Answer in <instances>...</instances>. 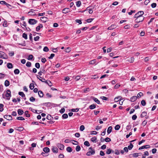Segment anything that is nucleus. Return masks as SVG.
Returning a JSON list of instances; mask_svg holds the SVG:
<instances>
[{"instance_id": "obj_40", "label": "nucleus", "mask_w": 158, "mask_h": 158, "mask_svg": "<svg viewBox=\"0 0 158 158\" xmlns=\"http://www.w3.org/2000/svg\"><path fill=\"white\" fill-rule=\"evenodd\" d=\"M81 4V2L80 1H78L76 2V6L77 7H79L80 6Z\"/></svg>"}, {"instance_id": "obj_20", "label": "nucleus", "mask_w": 158, "mask_h": 158, "mask_svg": "<svg viewBox=\"0 0 158 158\" xmlns=\"http://www.w3.org/2000/svg\"><path fill=\"white\" fill-rule=\"evenodd\" d=\"M7 66L8 69H11L13 68V65L11 63H8L7 64Z\"/></svg>"}, {"instance_id": "obj_4", "label": "nucleus", "mask_w": 158, "mask_h": 158, "mask_svg": "<svg viewBox=\"0 0 158 158\" xmlns=\"http://www.w3.org/2000/svg\"><path fill=\"white\" fill-rule=\"evenodd\" d=\"M37 21L33 19H30L28 21L29 23L31 25H34L36 24Z\"/></svg>"}, {"instance_id": "obj_18", "label": "nucleus", "mask_w": 158, "mask_h": 158, "mask_svg": "<svg viewBox=\"0 0 158 158\" xmlns=\"http://www.w3.org/2000/svg\"><path fill=\"white\" fill-rule=\"evenodd\" d=\"M134 60V58L133 57H131L129 59L127 60V61L130 63H133Z\"/></svg>"}, {"instance_id": "obj_38", "label": "nucleus", "mask_w": 158, "mask_h": 158, "mask_svg": "<svg viewBox=\"0 0 158 158\" xmlns=\"http://www.w3.org/2000/svg\"><path fill=\"white\" fill-rule=\"evenodd\" d=\"M133 147V145L131 143H130L129 145L128 146V149L129 150H131Z\"/></svg>"}, {"instance_id": "obj_8", "label": "nucleus", "mask_w": 158, "mask_h": 158, "mask_svg": "<svg viewBox=\"0 0 158 158\" xmlns=\"http://www.w3.org/2000/svg\"><path fill=\"white\" fill-rule=\"evenodd\" d=\"M70 12V10L69 8H66L62 10V12L64 14H66Z\"/></svg>"}, {"instance_id": "obj_24", "label": "nucleus", "mask_w": 158, "mask_h": 158, "mask_svg": "<svg viewBox=\"0 0 158 158\" xmlns=\"http://www.w3.org/2000/svg\"><path fill=\"white\" fill-rule=\"evenodd\" d=\"M112 128L111 126H110L108 127L107 130V132L108 134H109L112 131Z\"/></svg>"}, {"instance_id": "obj_11", "label": "nucleus", "mask_w": 158, "mask_h": 158, "mask_svg": "<svg viewBox=\"0 0 158 158\" xmlns=\"http://www.w3.org/2000/svg\"><path fill=\"white\" fill-rule=\"evenodd\" d=\"M52 150L54 153H57L58 152V149L56 147H53L52 148Z\"/></svg>"}, {"instance_id": "obj_7", "label": "nucleus", "mask_w": 158, "mask_h": 158, "mask_svg": "<svg viewBox=\"0 0 158 158\" xmlns=\"http://www.w3.org/2000/svg\"><path fill=\"white\" fill-rule=\"evenodd\" d=\"M56 145L60 150H62L64 149V146L63 144L59 143H57Z\"/></svg>"}, {"instance_id": "obj_57", "label": "nucleus", "mask_w": 158, "mask_h": 158, "mask_svg": "<svg viewBox=\"0 0 158 158\" xmlns=\"http://www.w3.org/2000/svg\"><path fill=\"white\" fill-rule=\"evenodd\" d=\"M120 128V126L119 125H116L115 127V129L116 130H118Z\"/></svg>"}, {"instance_id": "obj_47", "label": "nucleus", "mask_w": 158, "mask_h": 158, "mask_svg": "<svg viewBox=\"0 0 158 158\" xmlns=\"http://www.w3.org/2000/svg\"><path fill=\"white\" fill-rule=\"evenodd\" d=\"M35 66L36 68L37 69H39L40 68V64L38 63H36L35 64Z\"/></svg>"}, {"instance_id": "obj_55", "label": "nucleus", "mask_w": 158, "mask_h": 158, "mask_svg": "<svg viewBox=\"0 0 158 158\" xmlns=\"http://www.w3.org/2000/svg\"><path fill=\"white\" fill-rule=\"evenodd\" d=\"M62 117L64 118H66L68 117V115L66 114H64L62 115Z\"/></svg>"}, {"instance_id": "obj_21", "label": "nucleus", "mask_w": 158, "mask_h": 158, "mask_svg": "<svg viewBox=\"0 0 158 158\" xmlns=\"http://www.w3.org/2000/svg\"><path fill=\"white\" fill-rule=\"evenodd\" d=\"M18 114L19 115H21L23 114V111L21 109H19L18 110Z\"/></svg>"}, {"instance_id": "obj_46", "label": "nucleus", "mask_w": 158, "mask_h": 158, "mask_svg": "<svg viewBox=\"0 0 158 158\" xmlns=\"http://www.w3.org/2000/svg\"><path fill=\"white\" fill-rule=\"evenodd\" d=\"M85 129V127L83 125H81L80 127V130L81 131H83Z\"/></svg>"}, {"instance_id": "obj_6", "label": "nucleus", "mask_w": 158, "mask_h": 158, "mask_svg": "<svg viewBox=\"0 0 158 158\" xmlns=\"http://www.w3.org/2000/svg\"><path fill=\"white\" fill-rule=\"evenodd\" d=\"M95 153V151L94 150H92L88 152L86 154V155L87 156H90L92 155H94Z\"/></svg>"}, {"instance_id": "obj_59", "label": "nucleus", "mask_w": 158, "mask_h": 158, "mask_svg": "<svg viewBox=\"0 0 158 158\" xmlns=\"http://www.w3.org/2000/svg\"><path fill=\"white\" fill-rule=\"evenodd\" d=\"M79 110V109L78 108H76V109H73L71 110V111L72 112H77Z\"/></svg>"}, {"instance_id": "obj_49", "label": "nucleus", "mask_w": 158, "mask_h": 158, "mask_svg": "<svg viewBox=\"0 0 158 158\" xmlns=\"http://www.w3.org/2000/svg\"><path fill=\"white\" fill-rule=\"evenodd\" d=\"M29 99L31 102H33L35 101V99L33 97H31Z\"/></svg>"}, {"instance_id": "obj_33", "label": "nucleus", "mask_w": 158, "mask_h": 158, "mask_svg": "<svg viewBox=\"0 0 158 158\" xmlns=\"http://www.w3.org/2000/svg\"><path fill=\"white\" fill-rule=\"evenodd\" d=\"M147 115V113L145 112H142V114L141 115V117L143 118V117L146 116Z\"/></svg>"}, {"instance_id": "obj_1", "label": "nucleus", "mask_w": 158, "mask_h": 158, "mask_svg": "<svg viewBox=\"0 0 158 158\" xmlns=\"http://www.w3.org/2000/svg\"><path fill=\"white\" fill-rule=\"evenodd\" d=\"M136 19L135 20V22L139 23L142 22L144 19V17L143 16H140L138 17H136Z\"/></svg>"}, {"instance_id": "obj_25", "label": "nucleus", "mask_w": 158, "mask_h": 158, "mask_svg": "<svg viewBox=\"0 0 158 158\" xmlns=\"http://www.w3.org/2000/svg\"><path fill=\"white\" fill-rule=\"evenodd\" d=\"M46 83H47L48 85L50 86H51L52 85V84L51 82L49 80H47L45 81Z\"/></svg>"}, {"instance_id": "obj_23", "label": "nucleus", "mask_w": 158, "mask_h": 158, "mask_svg": "<svg viewBox=\"0 0 158 158\" xmlns=\"http://www.w3.org/2000/svg\"><path fill=\"white\" fill-rule=\"evenodd\" d=\"M24 129L23 127H17L16 128V130L18 131H23Z\"/></svg>"}, {"instance_id": "obj_10", "label": "nucleus", "mask_w": 158, "mask_h": 158, "mask_svg": "<svg viewBox=\"0 0 158 158\" xmlns=\"http://www.w3.org/2000/svg\"><path fill=\"white\" fill-rule=\"evenodd\" d=\"M150 146L149 145L143 146L139 148V150H141V149H143L144 148H150Z\"/></svg>"}, {"instance_id": "obj_30", "label": "nucleus", "mask_w": 158, "mask_h": 158, "mask_svg": "<svg viewBox=\"0 0 158 158\" xmlns=\"http://www.w3.org/2000/svg\"><path fill=\"white\" fill-rule=\"evenodd\" d=\"M19 94L21 96L22 98H25V95L24 94V93L22 92H19Z\"/></svg>"}, {"instance_id": "obj_31", "label": "nucleus", "mask_w": 158, "mask_h": 158, "mask_svg": "<svg viewBox=\"0 0 158 158\" xmlns=\"http://www.w3.org/2000/svg\"><path fill=\"white\" fill-rule=\"evenodd\" d=\"M96 108V105L94 104H92L89 106V108L90 109H93Z\"/></svg>"}, {"instance_id": "obj_51", "label": "nucleus", "mask_w": 158, "mask_h": 158, "mask_svg": "<svg viewBox=\"0 0 158 158\" xmlns=\"http://www.w3.org/2000/svg\"><path fill=\"white\" fill-rule=\"evenodd\" d=\"M49 49L48 48V47H45L44 49H43V51L44 52H47L49 51Z\"/></svg>"}, {"instance_id": "obj_54", "label": "nucleus", "mask_w": 158, "mask_h": 158, "mask_svg": "<svg viewBox=\"0 0 158 158\" xmlns=\"http://www.w3.org/2000/svg\"><path fill=\"white\" fill-rule=\"evenodd\" d=\"M96 62V60H91L89 62L90 64H93L95 63Z\"/></svg>"}, {"instance_id": "obj_61", "label": "nucleus", "mask_w": 158, "mask_h": 158, "mask_svg": "<svg viewBox=\"0 0 158 158\" xmlns=\"http://www.w3.org/2000/svg\"><path fill=\"white\" fill-rule=\"evenodd\" d=\"M143 95V94L142 92L139 93L137 95V98H140L141 96Z\"/></svg>"}, {"instance_id": "obj_35", "label": "nucleus", "mask_w": 158, "mask_h": 158, "mask_svg": "<svg viewBox=\"0 0 158 158\" xmlns=\"http://www.w3.org/2000/svg\"><path fill=\"white\" fill-rule=\"evenodd\" d=\"M66 150L69 152H72L73 150L72 148L70 147H67L66 148Z\"/></svg>"}, {"instance_id": "obj_42", "label": "nucleus", "mask_w": 158, "mask_h": 158, "mask_svg": "<svg viewBox=\"0 0 158 158\" xmlns=\"http://www.w3.org/2000/svg\"><path fill=\"white\" fill-rule=\"evenodd\" d=\"M81 150V147L80 146L77 145L76 148V150L77 152H79Z\"/></svg>"}, {"instance_id": "obj_64", "label": "nucleus", "mask_w": 158, "mask_h": 158, "mask_svg": "<svg viewBox=\"0 0 158 158\" xmlns=\"http://www.w3.org/2000/svg\"><path fill=\"white\" fill-rule=\"evenodd\" d=\"M9 55L10 56H12L14 55V52L12 51L9 53Z\"/></svg>"}, {"instance_id": "obj_52", "label": "nucleus", "mask_w": 158, "mask_h": 158, "mask_svg": "<svg viewBox=\"0 0 158 158\" xmlns=\"http://www.w3.org/2000/svg\"><path fill=\"white\" fill-rule=\"evenodd\" d=\"M111 152L112 150L110 148H109L107 150V151H106V153L107 154H109Z\"/></svg>"}, {"instance_id": "obj_3", "label": "nucleus", "mask_w": 158, "mask_h": 158, "mask_svg": "<svg viewBox=\"0 0 158 158\" xmlns=\"http://www.w3.org/2000/svg\"><path fill=\"white\" fill-rule=\"evenodd\" d=\"M144 14V12L143 11H139L136 13L134 15V17L136 18L140 16H143L142 15Z\"/></svg>"}, {"instance_id": "obj_34", "label": "nucleus", "mask_w": 158, "mask_h": 158, "mask_svg": "<svg viewBox=\"0 0 158 158\" xmlns=\"http://www.w3.org/2000/svg\"><path fill=\"white\" fill-rule=\"evenodd\" d=\"M19 70L18 69H16L14 71V73L15 74H18L19 73Z\"/></svg>"}, {"instance_id": "obj_9", "label": "nucleus", "mask_w": 158, "mask_h": 158, "mask_svg": "<svg viewBox=\"0 0 158 158\" xmlns=\"http://www.w3.org/2000/svg\"><path fill=\"white\" fill-rule=\"evenodd\" d=\"M4 117L8 120H11L12 119V117L10 115H6L4 116Z\"/></svg>"}, {"instance_id": "obj_44", "label": "nucleus", "mask_w": 158, "mask_h": 158, "mask_svg": "<svg viewBox=\"0 0 158 158\" xmlns=\"http://www.w3.org/2000/svg\"><path fill=\"white\" fill-rule=\"evenodd\" d=\"M16 118L17 120H25V119L22 117H17Z\"/></svg>"}, {"instance_id": "obj_39", "label": "nucleus", "mask_w": 158, "mask_h": 158, "mask_svg": "<svg viewBox=\"0 0 158 158\" xmlns=\"http://www.w3.org/2000/svg\"><path fill=\"white\" fill-rule=\"evenodd\" d=\"M31 62H29V61L27 62L26 64V66L28 67H31Z\"/></svg>"}, {"instance_id": "obj_60", "label": "nucleus", "mask_w": 158, "mask_h": 158, "mask_svg": "<svg viewBox=\"0 0 158 158\" xmlns=\"http://www.w3.org/2000/svg\"><path fill=\"white\" fill-rule=\"evenodd\" d=\"M105 141L106 142H110L111 141V139L109 138L106 137L105 139Z\"/></svg>"}, {"instance_id": "obj_15", "label": "nucleus", "mask_w": 158, "mask_h": 158, "mask_svg": "<svg viewBox=\"0 0 158 158\" xmlns=\"http://www.w3.org/2000/svg\"><path fill=\"white\" fill-rule=\"evenodd\" d=\"M43 27V25L41 24H40L39 25V26L36 27V30L37 31H38L40 30V28H42Z\"/></svg>"}, {"instance_id": "obj_50", "label": "nucleus", "mask_w": 158, "mask_h": 158, "mask_svg": "<svg viewBox=\"0 0 158 158\" xmlns=\"http://www.w3.org/2000/svg\"><path fill=\"white\" fill-rule=\"evenodd\" d=\"M0 3L2 4H5L7 6V5H9V4L6 3L5 1H0Z\"/></svg>"}, {"instance_id": "obj_17", "label": "nucleus", "mask_w": 158, "mask_h": 158, "mask_svg": "<svg viewBox=\"0 0 158 158\" xmlns=\"http://www.w3.org/2000/svg\"><path fill=\"white\" fill-rule=\"evenodd\" d=\"M137 99V97L136 96H133L131 98V101L133 102L135 101Z\"/></svg>"}, {"instance_id": "obj_36", "label": "nucleus", "mask_w": 158, "mask_h": 158, "mask_svg": "<svg viewBox=\"0 0 158 158\" xmlns=\"http://www.w3.org/2000/svg\"><path fill=\"white\" fill-rule=\"evenodd\" d=\"M84 144L87 147H89L90 145L89 142L87 141H85L84 142Z\"/></svg>"}, {"instance_id": "obj_5", "label": "nucleus", "mask_w": 158, "mask_h": 158, "mask_svg": "<svg viewBox=\"0 0 158 158\" xmlns=\"http://www.w3.org/2000/svg\"><path fill=\"white\" fill-rule=\"evenodd\" d=\"M5 96L7 98H7L8 99H10V97L11 96V92L10 90H8L6 91Z\"/></svg>"}, {"instance_id": "obj_13", "label": "nucleus", "mask_w": 158, "mask_h": 158, "mask_svg": "<svg viewBox=\"0 0 158 158\" xmlns=\"http://www.w3.org/2000/svg\"><path fill=\"white\" fill-rule=\"evenodd\" d=\"M41 20L44 23L46 22L48 20V18L45 17H43L41 18Z\"/></svg>"}, {"instance_id": "obj_12", "label": "nucleus", "mask_w": 158, "mask_h": 158, "mask_svg": "<svg viewBox=\"0 0 158 158\" xmlns=\"http://www.w3.org/2000/svg\"><path fill=\"white\" fill-rule=\"evenodd\" d=\"M33 9H31V11L28 12L29 15L34 16L35 15V12L33 10Z\"/></svg>"}, {"instance_id": "obj_53", "label": "nucleus", "mask_w": 158, "mask_h": 158, "mask_svg": "<svg viewBox=\"0 0 158 158\" xmlns=\"http://www.w3.org/2000/svg\"><path fill=\"white\" fill-rule=\"evenodd\" d=\"M29 87L31 89H33L34 87V84L32 83L30 84V85Z\"/></svg>"}, {"instance_id": "obj_62", "label": "nucleus", "mask_w": 158, "mask_h": 158, "mask_svg": "<svg viewBox=\"0 0 158 158\" xmlns=\"http://www.w3.org/2000/svg\"><path fill=\"white\" fill-rule=\"evenodd\" d=\"M5 74L1 73H0V78H3L5 77Z\"/></svg>"}, {"instance_id": "obj_2", "label": "nucleus", "mask_w": 158, "mask_h": 158, "mask_svg": "<svg viewBox=\"0 0 158 158\" xmlns=\"http://www.w3.org/2000/svg\"><path fill=\"white\" fill-rule=\"evenodd\" d=\"M0 58H1L7 59L8 58V56L3 52L0 51Z\"/></svg>"}, {"instance_id": "obj_26", "label": "nucleus", "mask_w": 158, "mask_h": 158, "mask_svg": "<svg viewBox=\"0 0 158 158\" xmlns=\"http://www.w3.org/2000/svg\"><path fill=\"white\" fill-rule=\"evenodd\" d=\"M97 138L95 137H92L91 139V141L94 143L96 142Z\"/></svg>"}, {"instance_id": "obj_27", "label": "nucleus", "mask_w": 158, "mask_h": 158, "mask_svg": "<svg viewBox=\"0 0 158 158\" xmlns=\"http://www.w3.org/2000/svg\"><path fill=\"white\" fill-rule=\"evenodd\" d=\"M93 99L94 101L96 102L98 104L100 103V101L97 98L94 97H93Z\"/></svg>"}, {"instance_id": "obj_41", "label": "nucleus", "mask_w": 158, "mask_h": 158, "mask_svg": "<svg viewBox=\"0 0 158 158\" xmlns=\"http://www.w3.org/2000/svg\"><path fill=\"white\" fill-rule=\"evenodd\" d=\"M23 37L24 38L25 40H27V35L25 33H23L22 35Z\"/></svg>"}, {"instance_id": "obj_28", "label": "nucleus", "mask_w": 158, "mask_h": 158, "mask_svg": "<svg viewBox=\"0 0 158 158\" xmlns=\"http://www.w3.org/2000/svg\"><path fill=\"white\" fill-rule=\"evenodd\" d=\"M140 153H135L131 154L132 155V156L134 157H137L139 156V154H140Z\"/></svg>"}, {"instance_id": "obj_63", "label": "nucleus", "mask_w": 158, "mask_h": 158, "mask_svg": "<svg viewBox=\"0 0 158 158\" xmlns=\"http://www.w3.org/2000/svg\"><path fill=\"white\" fill-rule=\"evenodd\" d=\"M94 19H87L86 21L87 23H90L91 22L94 20Z\"/></svg>"}, {"instance_id": "obj_29", "label": "nucleus", "mask_w": 158, "mask_h": 158, "mask_svg": "<svg viewBox=\"0 0 158 158\" xmlns=\"http://www.w3.org/2000/svg\"><path fill=\"white\" fill-rule=\"evenodd\" d=\"M10 85L9 81L8 80H6L5 82V85L7 87Z\"/></svg>"}, {"instance_id": "obj_19", "label": "nucleus", "mask_w": 158, "mask_h": 158, "mask_svg": "<svg viewBox=\"0 0 158 158\" xmlns=\"http://www.w3.org/2000/svg\"><path fill=\"white\" fill-rule=\"evenodd\" d=\"M46 73V71L43 69H42V70H41L39 72L38 74L40 75H41L42 73L44 74H45Z\"/></svg>"}, {"instance_id": "obj_43", "label": "nucleus", "mask_w": 158, "mask_h": 158, "mask_svg": "<svg viewBox=\"0 0 158 158\" xmlns=\"http://www.w3.org/2000/svg\"><path fill=\"white\" fill-rule=\"evenodd\" d=\"M28 111H26L25 112L24 114L27 117H30V115L28 114Z\"/></svg>"}, {"instance_id": "obj_22", "label": "nucleus", "mask_w": 158, "mask_h": 158, "mask_svg": "<svg viewBox=\"0 0 158 158\" xmlns=\"http://www.w3.org/2000/svg\"><path fill=\"white\" fill-rule=\"evenodd\" d=\"M38 94L40 97L42 98L43 97L44 94L43 92L41 91H39Z\"/></svg>"}, {"instance_id": "obj_32", "label": "nucleus", "mask_w": 158, "mask_h": 158, "mask_svg": "<svg viewBox=\"0 0 158 158\" xmlns=\"http://www.w3.org/2000/svg\"><path fill=\"white\" fill-rule=\"evenodd\" d=\"M121 96L116 97L115 98L114 100L115 102H117L121 99Z\"/></svg>"}, {"instance_id": "obj_56", "label": "nucleus", "mask_w": 158, "mask_h": 158, "mask_svg": "<svg viewBox=\"0 0 158 158\" xmlns=\"http://www.w3.org/2000/svg\"><path fill=\"white\" fill-rule=\"evenodd\" d=\"M33 56L32 55H30L28 57V60H32V58H33Z\"/></svg>"}, {"instance_id": "obj_48", "label": "nucleus", "mask_w": 158, "mask_h": 158, "mask_svg": "<svg viewBox=\"0 0 158 158\" xmlns=\"http://www.w3.org/2000/svg\"><path fill=\"white\" fill-rule=\"evenodd\" d=\"M48 120H51L52 117L50 115H48L46 118Z\"/></svg>"}, {"instance_id": "obj_37", "label": "nucleus", "mask_w": 158, "mask_h": 158, "mask_svg": "<svg viewBox=\"0 0 158 158\" xmlns=\"http://www.w3.org/2000/svg\"><path fill=\"white\" fill-rule=\"evenodd\" d=\"M3 26L4 27H7L8 26V23L6 21H5L3 23Z\"/></svg>"}, {"instance_id": "obj_45", "label": "nucleus", "mask_w": 158, "mask_h": 158, "mask_svg": "<svg viewBox=\"0 0 158 158\" xmlns=\"http://www.w3.org/2000/svg\"><path fill=\"white\" fill-rule=\"evenodd\" d=\"M141 104L143 106H145L146 105V103L145 101L144 100H142L141 102Z\"/></svg>"}, {"instance_id": "obj_16", "label": "nucleus", "mask_w": 158, "mask_h": 158, "mask_svg": "<svg viewBox=\"0 0 158 158\" xmlns=\"http://www.w3.org/2000/svg\"><path fill=\"white\" fill-rule=\"evenodd\" d=\"M50 149L48 147H45L44 148L43 151L45 152H50Z\"/></svg>"}, {"instance_id": "obj_58", "label": "nucleus", "mask_w": 158, "mask_h": 158, "mask_svg": "<svg viewBox=\"0 0 158 158\" xmlns=\"http://www.w3.org/2000/svg\"><path fill=\"white\" fill-rule=\"evenodd\" d=\"M97 134V132L95 131H92L90 132V134L92 135H96Z\"/></svg>"}, {"instance_id": "obj_14", "label": "nucleus", "mask_w": 158, "mask_h": 158, "mask_svg": "<svg viewBox=\"0 0 158 158\" xmlns=\"http://www.w3.org/2000/svg\"><path fill=\"white\" fill-rule=\"evenodd\" d=\"M117 26L115 25H112L110 27H108V30H112L116 27Z\"/></svg>"}]
</instances>
